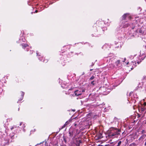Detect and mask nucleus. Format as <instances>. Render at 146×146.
<instances>
[{
	"instance_id": "obj_27",
	"label": "nucleus",
	"mask_w": 146,
	"mask_h": 146,
	"mask_svg": "<svg viewBox=\"0 0 146 146\" xmlns=\"http://www.w3.org/2000/svg\"><path fill=\"white\" fill-rule=\"evenodd\" d=\"M48 60L47 59H45L44 60L43 62L45 63H46L47 62Z\"/></svg>"
},
{
	"instance_id": "obj_38",
	"label": "nucleus",
	"mask_w": 146,
	"mask_h": 146,
	"mask_svg": "<svg viewBox=\"0 0 146 146\" xmlns=\"http://www.w3.org/2000/svg\"><path fill=\"white\" fill-rule=\"evenodd\" d=\"M64 140L65 142V143H66V140L64 138Z\"/></svg>"
},
{
	"instance_id": "obj_2",
	"label": "nucleus",
	"mask_w": 146,
	"mask_h": 146,
	"mask_svg": "<svg viewBox=\"0 0 146 146\" xmlns=\"http://www.w3.org/2000/svg\"><path fill=\"white\" fill-rule=\"evenodd\" d=\"M93 29L94 31H98L99 35L100 33H103V31L107 29L106 25L104 21H97L93 26Z\"/></svg>"
},
{
	"instance_id": "obj_36",
	"label": "nucleus",
	"mask_w": 146,
	"mask_h": 146,
	"mask_svg": "<svg viewBox=\"0 0 146 146\" xmlns=\"http://www.w3.org/2000/svg\"><path fill=\"white\" fill-rule=\"evenodd\" d=\"M74 126H76V125H77V124H76V123H74Z\"/></svg>"
},
{
	"instance_id": "obj_1",
	"label": "nucleus",
	"mask_w": 146,
	"mask_h": 146,
	"mask_svg": "<svg viewBox=\"0 0 146 146\" xmlns=\"http://www.w3.org/2000/svg\"><path fill=\"white\" fill-rule=\"evenodd\" d=\"M138 17H135V19L133 21L132 23L129 24L127 22H125V20L127 19H131V17L129 15V13H125L122 16V19L123 20L121 24V26L123 28H125L128 27L129 26L132 28V29H134L135 27H137L139 25L138 24L139 21Z\"/></svg>"
},
{
	"instance_id": "obj_39",
	"label": "nucleus",
	"mask_w": 146,
	"mask_h": 146,
	"mask_svg": "<svg viewBox=\"0 0 146 146\" xmlns=\"http://www.w3.org/2000/svg\"><path fill=\"white\" fill-rule=\"evenodd\" d=\"M84 74H85L84 72H83V73H82V75H84Z\"/></svg>"
},
{
	"instance_id": "obj_21",
	"label": "nucleus",
	"mask_w": 146,
	"mask_h": 146,
	"mask_svg": "<svg viewBox=\"0 0 146 146\" xmlns=\"http://www.w3.org/2000/svg\"><path fill=\"white\" fill-rule=\"evenodd\" d=\"M121 141H119L117 143V145L116 146H119L121 143Z\"/></svg>"
},
{
	"instance_id": "obj_15",
	"label": "nucleus",
	"mask_w": 146,
	"mask_h": 146,
	"mask_svg": "<svg viewBox=\"0 0 146 146\" xmlns=\"http://www.w3.org/2000/svg\"><path fill=\"white\" fill-rule=\"evenodd\" d=\"M37 56H38V59L40 61H41L42 59V57L40 55L41 54L36 52Z\"/></svg>"
},
{
	"instance_id": "obj_6",
	"label": "nucleus",
	"mask_w": 146,
	"mask_h": 146,
	"mask_svg": "<svg viewBox=\"0 0 146 146\" xmlns=\"http://www.w3.org/2000/svg\"><path fill=\"white\" fill-rule=\"evenodd\" d=\"M137 31H139L141 35H145L146 34V26H142L139 30H137Z\"/></svg>"
},
{
	"instance_id": "obj_7",
	"label": "nucleus",
	"mask_w": 146,
	"mask_h": 146,
	"mask_svg": "<svg viewBox=\"0 0 146 146\" xmlns=\"http://www.w3.org/2000/svg\"><path fill=\"white\" fill-rule=\"evenodd\" d=\"M84 92V90H79L75 91L74 92L75 96H78L81 95Z\"/></svg>"
},
{
	"instance_id": "obj_37",
	"label": "nucleus",
	"mask_w": 146,
	"mask_h": 146,
	"mask_svg": "<svg viewBox=\"0 0 146 146\" xmlns=\"http://www.w3.org/2000/svg\"><path fill=\"white\" fill-rule=\"evenodd\" d=\"M38 12V11L37 10H36L35 11V12H34V13H36Z\"/></svg>"
},
{
	"instance_id": "obj_29",
	"label": "nucleus",
	"mask_w": 146,
	"mask_h": 146,
	"mask_svg": "<svg viewBox=\"0 0 146 146\" xmlns=\"http://www.w3.org/2000/svg\"><path fill=\"white\" fill-rule=\"evenodd\" d=\"M126 60V58H124L123 60H122V61L123 62H124L125 61V60Z\"/></svg>"
},
{
	"instance_id": "obj_46",
	"label": "nucleus",
	"mask_w": 146,
	"mask_h": 146,
	"mask_svg": "<svg viewBox=\"0 0 146 146\" xmlns=\"http://www.w3.org/2000/svg\"><path fill=\"white\" fill-rule=\"evenodd\" d=\"M137 63H138V64H139V62H138Z\"/></svg>"
},
{
	"instance_id": "obj_49",
	"label": "nucleus",
	"mask_w": 146,
	"mask_h": 146,
	"mask_svg": "<svg viewBox=\"0 0 146 146\" xmlns=\"http://www.w3.org/2000/svg\"><path fill=\"white\" fill-rule=\"evenodd\" d=\"M145 135V136H146V134Z\"/></svg>"
},
{
	"instance_id": "obj_16",
	"label": "nucleus",
	"mask_w": 146,
	"mask_h": 146,
	"mask_svg": "<svg viewBox=\"0 0 146 146\" xmlns=\"http://www.w3.org/2000/svg\"><path fill=\"white\" fill-rule=\"evenodd\" d=\"M136 17H135V18ZM138 17V19H138V21H139L138 22V24H139V25L137 26H138L139 25V23H142L141 22V21H140V20H141V19H139V17ZM132 19H133V20H134L135 19H135H133V18L132 19L131 18V19H131V21H132ZM133 21L132 22H131V23H133Z\"/></svg>"
},
{
	"instance_id": "obj_9",
	"label": "nucleus",
	"mask_w": 146,
	"mask_h": 146,
	"mask_svg": "<svg viewBox=\"0 0 146 146\" xmlns=\"http://www.w3.org/2000/svg\"><path fill=\"white\" fill-rule=\"evenodd\" d=\"M9 139L8 138L4 139L2 140L1 144L3 145H5L9 143Z\"/></svg>"
},
{
	"instance_id": "obj_12",
	"label": "nucleus",
	"mask_w": 146,
	"mask_h": 146,
	"mask_svg": "<svg viewBox=\"0 0 146 146\" xmlns=\"http://www.w3.org/2000/svg\"><path fill=\"white\" fill-rule=\"evenodd\" d=\"M26 41V39L25 38L22 37L19 39L18 41L19 43H21L23 42H25Z\"/></svg>"
},
{
	"instance_id": "obj_14",
	"label": "nucleus",
	"mask_w": 146,
	"mask_h": 146,
	"mask_svg": "<svg viewBox=\"0 0 146 146\" xmlns=\"http://www.w3.org/2000/svg\"><path fill=\"white\" fill-rule=\"evenodd\" d=\"M21 98H20V99L17 102V103H19V101H21V100H22L23 99V96H24V92H22V91H21Z\"/></svg>"
},
{
	"instance_id": "obj_23",
	"label": "nucleus",
	"mask_w": 146,
	"mask_h": 146,
	"mask_svg": "<svg viewBox=\"0 0 146 146\" xmlns=\"http://www.w3.org/2000/svg\"><path fill=\"white\" fill-rule=\"evenodd\" d=\"M114 55V54L112 53H110L108 55V56L109 57H111Z\"/></svg>"
},
{
	"instance_id": "obj_11",
	"label": "nucleus",
	"mask_w": 146,
	"mask_h": 146,
	"mask_svg": "<svg viewBox=\"0 0 146 146\" xmlns=\"http://www.w3.org/2000/svg\"><path fill=\"white\" fill-rule=\"evenodd\" d=\"M69 133L70 136L71 137L74 138L75 136H74V131L72 129H70L69 130Z\"/></svg>"
},
{
	"instance_id": "obj_8",
	"label": "nucleus",
	"mask_w": 146,
	"mask_h": 146,
	"mask_svg": "<svg viewBox=\"0 0 146 146\" xmlns=\"http://www.w3.org/2000/svg\"><path fill=\"white\" fill-rule=\"evenodd\" d=\"M113 48H114V50L116 48H119L121 47V42L116 41L115 42V44L113 45Z\"/></svg>"
},
{
	"instance_id": "obj_20",
	"label": "nucleus",
	"mask_w": 146,
	"mask_h": 146,
	"mask_svg": "<svg viewBox=\"0 0 146 146\" xmlns=\"http://www.w3.org/2000/svg\"><path fill=\"white\" fill-rule=\"evenodd\" d=\"M81 143H82L81 141L80 140H79V141L77 142V143L76 144L77 146H80V144Z\"/></svg>"
},
{
	"instance_id": "obj_43",
	"label": "nucleus",
	"mask_w": 146,
	"mask_h": 146,
	"mask_svg": "<svg viewBox=\"0 0 146 146\" xmlns=\"http://www.w3.org/2000/svg\"><path fill=\"white\" fill-rule=\"evenodd\" d=\"M93 70V69H90V71H92Z\"/></svg>"
},
{
	"instance_id": "obj_10",
	"label": "nucleus",
	"mask_w": 146,
	"mask_h": 146,
	"mask_svg": "<svg viewBox=\"0 0 146 146\" xmlns=\"http://www.w3.org/2000/svg\"><path fill=\"white\" fill-rule=\"evenodd\" d=\"M129 96H131V99H133V98H137L138 97L137 96L136 94L133 92H131L129 94Z\"/></svg>"
},
{
	"instance_id": "obj_34",
	"label": "nucleus",
	"mask_w": 146,
	"mask_h": 146,
	"mask_svg": "<svg viewBox=\"0 0 146 146\" xmlns=\"http://www.w3.org/2000/svg\"><path fill=\"white\" fill-rule=\"evenodd\" d=\"M133 65L135 66L136 65V63H135V64H134Z\"/></svg>"
},
{
	"instance_id": "obj_40",
	"label": "nucleus",
	"mask_w": 146,
	"mask_h": 146,
	"mask_svg": "<svg viewBox=\"0 0 146 146\" xmlns=\"http://www.w3.org/2000/svg\"><path fill=\"white\" fill-rule=\"evenodd\" d=\"M98 36V35H93V36Z\"/></svg>"
},
{
	"instance_id": "obj_31",
	"label": "nucleus",
	"mask_w": 146,
	"mask_h": 146,
	"mask_svg": "<svg viewBox=\"0 0 146 146\" xmlns=\"http://www.w3.org/2000/svg\"><path fill=\"white\" fill-rule=\"evenodd\" d=\"M33 52H34V51H33V50H32V51H30V54H32V53H33Z\"/></svg>"
},
{
	"instance_id": "obj_33",
	"label": "nucleus",
	"mask_w": 146,
	"mask_h": 146,
	"mask_svg": "<svg viewBox=\"0 0 146 146\" xmlns=\"http://www.w3.org/2000/svg\"><path fill=\"white\" fill-rule=\"evenodd\" d=\"M106 91H107V92H110V91L109 89H108L107 90H106Z\"/></svg>"
},
{
	"instance_id": "obj_25",
	"label": "nucleus",
	"mask_w": 146,
	"mask_h": 146,
	"mask_svg": "<svg viewBox=\"0 0 146 146\" xmlns=\"http://www.w3.org/2000/svg\"><path fill=\"white\" fill-rule=\"evenodd\" d=\"M94 78H95L93 76H92L90 78V80H92Z\"/></svg>"
},
{
	"instance_id": "obj_24",
	"label": "nucleus",
	"mask_w": 146,
	"mask_h": 146,
	"mask_svg": "<svg viewBox=\"0 0 146 146\" xmlns=\"http://www.w3.org/2000/svg\"><path fill=\"white\" fill-rule=\"evenodd\" d=\"M94 81H93L91 83V84L92 85V86H94Z\"/></svg>"
},
{
	"instance_id": "obj_3",
	"label": "nucleus",
	"mask_w": 146,
	"mask_h": 146,
	"mask_svg": "<svg viewBox=\"0 0 146 146\" xmlns=\"http://www.w3.org/2000/svg\"><path fill=\"white\" fill-rule=\"evenodd\" d=\"M120 131V130H119L115 129L113 128H111L107 131L106 137L114 138L117 135H119Z\"/></svg>"
},
{
	"instance_id": "obj_28",
	"label": "nucleus",
	"mask_w": 146,
	"mask_h": 146,
	"mask_svg": "<svg viewBox=\"0 0 146 146\" xmlns=\"http://www.w3.org/2000/svg\"><path fill=\"white\" fill-rule=\"evenodd\" d=\"M145 110V108H143L142 107L141 108V111H144Z\"/></svg>"
},
{
	"instance_id": "obj_4",
	"label": "nucleus",
	"mask_w": 146,
	"mask_h": 146,
	"mask_svg": "<svg viewBox=\"0 0 146 146\" xmlns=\"http://www.w3.org/2000/svg\"><path fill=\"white\" fill-rule=\"evenodd\" d=\"M102 48L106 50H114V48H113V45L111 44H106L102 46Z\"/></svg>"
},
{
	"instance_id": "obj_32",
	"label": "nucleus",
	"mask_w": 146,
	"mask_h": 146,
	"mask_svg": "<svg viewBox=\"0 0 146 146\" xmlns=\"http://www.w3.org/2000/svg\"><path fill=\"white\" fill-rule=\"evenodd\" d=\"M111 66H112V67H111V68H114V66L113 65V64H111V65H110V67H111Z\"/></svg>"
},
{
	"instance_id": "obj_17",
	"label": "nucleus",
	"mask_w": 146,
	"mask_h": 146,
	"mask_svg": "<svg viewBox=\"0 0 146 146\" xmlns=\"http://www.w3.org/2000/svg\"><path fill=\"white\" fill-rule=\"evenodd\" d=\"M23 48L25 49V48L29 47L28 44L25 43H22L21 44Z\"/></svg>"
},
{
	"instance_id": "obj_18",
	"label": "nucleus",
	"mask_w": 146,
	"mask_h": 146,
	"mask_svg": "<svg viewBox=\"0 0 146 146\" xmlns=\"http://www.w3.org/2000/svg\"><path fill=\"white\" fill-rule=\"evenodd\" d=\"M14 133H13L12 134H10L9 135V136L11 139H13L14 138Z\"/></svg>"
},
{
	"instance_id": "obj_48",
	"label": "nucleus",
	"mask_w": 146,
	"mask_h": 146,
	"mask_svg": "<svg viewBox=\"0 0 146 146\" xmlns=\"http://www.w3.org/2000/svg\"><path fill=\"white\" fill-rule=\"evenodd\" d=\"M33 13V12H31V13L32 14Z\"/></svg>"
},
{
	"instance_id": "obj_44",
	"label": "nucleus",
	"mask_w": 146,
	"mask_h": 146,
	"mask_svg": "<svg viewBox=\"0 0 146 146\" xmlns=\"http://www.w3.org/2000/svg\"><path fill=\"white\" fill-rule=\"evenodd\" d=\"M67 88V87L66 88H65V87H63V88Z\"/></svg>"
},
{
	"instance_id": "obj_45",
	"label": "nucleus",
	"mask_w": 146,
	"mask_h": 146,
	"mask_svg": "<svg viewBox=\"0 0 146 146\" xmlns=\"http://www.w3.org/2000/svg\"><path fill=\"white\" fill-rule=\"evenodd\" d=\"M18 111L19 110V108H18Z\"/></svg>"
},
{
	"instance_id": "obj_13",
	"label": "nucleus",
	"mask_w": 146,
	"mask_h": 146,
	"mask_svg": "<svg viewBox=\"0 0 146 146\" xmlns=\"http://www.w3.org/2000/svg\"><path fill=\"white\" fill-rule=\"evenodd\" d=\"M121 60H117L115 63V65H116L117 66V67H120L121 65V64L120 62V61Z\"/></svg>"
},
{
	"instance_id": "obj_42",
	"label": "nucleus",
	"mask_w": 146,
	"mask_h": 146,
	"mask_svg": "<svg viewBox=\"0 0 146 146\" xmlns=\"http://www.w3.org/2000/svg\"><path fill=\"white\" fill-rule=\"evenodd\" d=\"M26 50L27 51H28V50L27 48H26Z\"/></svg>"
},
{
	"instance_id": "obj_47",
	"label": "nucleus",
	"mask_w": 146,
	"mask_h": 146,
	"mask_svg": "<svg viewBox=\"0 0 146 146\" xmlns=\"http://www.w3.org/2000/svg\"><path fill=\"white\" fill-rule=\"evenodd\" d=\"M128 63L129 62H127V64H128Z\"/></svg>"
},
{
	"instance_id": "obj_35",
	"label": "nucleus",
	"mask_w": 146,
	"mask_h": 146,
	"mask_svg": "<svg viewBox=\"0 0 146 146\" xmlns=\"http://www.w3.org/2000/svg\"><path fill=\"white\" fill-rule=\"evenodd\" d=\"M94 63H92V65H91V66H93L94 65Z\"/></svg>"
},
{
	"instance_id": "obj_30",
	"label": "nucleus",
	"mask_w": 146,
	"mask_h": 146,
	"mask_svg": "<svg viewBox=\"0 0 146 146\" xmlns=\"http://www.w3.org/2000/svg\"><path fill=\"white\" fill-rule=\"evenodd\" d=\"M66 126V125L65 124H64L63 126H62L61 129H62L63 128H64Z\"/></svg>"
},
{
	"instance_id": "obj_26",
	"label": "nucleus",
	"mask_w": 146,
	"mask_h": 146,
	"mask_svg": "<svg viewBox=\"0 0 146 146\" xmlns=\"http://www.w3.org/2000/svg\"><path fill=\"white\" fill-rule=\"evenodd\" d=\"M69 123V121H67L65 123V125H67Z\"/></svg>"
},
{
	"instance_id": "obj_41",
	"label": "nucleus",
	"mask_w": 146,
	"mask_h": 146,
	"mask_svg": "<svg viewBox=\"0 0 146 146\" xmlns=\"http://www.w3.org/2000/svg\"><path fill=\"white\" fill-rule=\"evenodd\" d=\"M145 146H146V142H145Z\"/></svg>"
},
{
	"instance_id": "obj_5",
	"label": "nucleus",
	"mask_w": 146,
	"mask_h": 146,
	"mask_svg": "<svg viewBox=\"0 0 146 146\" xmlns=\"http://www.w3.org/2000/svg\"><path fill=\"white\" fill-rule=\"evenodd\" d=\"M20 126H22L21 127H19V126L17 127L16 125H14L13 126H11L10 127V129L11 130H12L13 129H16L17 128V129H23L24 131H25V129H24V128L25 127V125L22 122H20Z\"/></svg>"
},
{
	"instance_id": "obj_19",
	"label": "nucleus",
	"mask_w": 146,
	"mask_h": 146,
	"mask_svg": "<svg viewBox=\"0 0 146 146\" xmlns=\"http://www.w3.org/2000/svg\"><path fill=\"white\" fill-rule=\"evenodd\" d=\"M145 135H143L139 138V140L143 139L145 138Z\"/></svg>"
},
{
	"instance_id": "obj_22",
	"label": "nucleus",
	"mask_w": 146,
	"mask_h": 146,
	"mask_svg": "<svg viewBox=\"0 0 146 146\" xmlns=\"http://www.w3.org/2000/svg\"><path fill=\"white\" fill-rule=\"evenodd\" d=\"M129 146H136V145L135 143H133L131 144Z\"/></svg>"
}]
</instances>
